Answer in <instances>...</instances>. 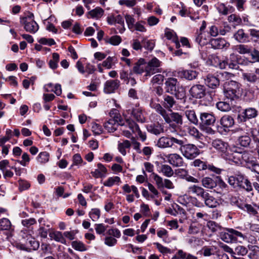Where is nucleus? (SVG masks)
Returning a JSON list of instances; mask_svg holds the SVG:
<instances>
[{"instance_id":"nucleus-15","label":"nucleus","mask_w":259,"mask_h":259,"mask_svg":"<svg viewBox=\"0 0 259 259\" xmlns=\"http://www.w3.org/2000/svg\"><path fill=\"white\" fill-rule=\"evenodd\" d=\"M120 81L117 79L108 80L104 84V91L106 94H111L119 88Z\"/></svg>"},{"instance_id":"nucleus-34","label":"nucleus","mask_w":259,"mask_h":259,"mask_svg":"<svg viewBox=\"0 0 259 259\" xmlns=\"http://www.w3.org/2000/svg\"><path fill=\"white\" fill-rule=\"evenodd\" d=\"M206 226L212 233H219L220 231L224 230V228L220 224L212 221H208Z\"/></svg>"},{"instance_id":"nucleus-43","label":"nucleus","mask_w":259,"mask_h":259,"mask_svg":"<svg viewBox=\"0 0 259 259\" xmlns=\"http://www.w3.org/2000/svg\"><path fill=\"white\" fill-rule=\"evenodd\" d=\"M104 11L100 7H97L95 9L89 12V14L93 18L99 19L103 15Z\"/></svg>"},{"instance_id":"nucleus-29","label":"nucleus","mask_w":259,"mask_h":259,"mask_svg":"<svg viewBox=\"0 0 259 259\" xmlns=\"http://www.w3.org/2000/svg\"><path fill=\"white\" fill-rule=\"evenodd\" d=\"M234 51L240 54H249L251 52V47L248 45L243 44L238 45L234 46Z\"/></svg>"},{"instance_id":"nucleus-36","label":"nucleus","mask_w":259,"mask_h":259,"mask_svg":"<svg viewBox=\"0 0 259 259\" xmlns=\"http://www.w3.org/2000/svg\"><path fill=\"white\" fill-rule=\"evenodd\" d=\"M206 206L210 208H214L219 205L218 200L210 194L203 201Z\"/></svg>"},{"instance_id":"nucleus-37","label":"nucleus","mask_w":259,"mask_h":259,"mask_svg":"<svg viewBox=\"0 0 259 259\" xmlns=\"http://www.w3.org/2000/svg\"><path fill=\"white\" fill-rule=\"evenodd\" d=\"M188 133L189 135L193 137L197 140H202L203 135L194 127H189L188 128Z\"/></svg>"},{"instance_id":"nucleus-47","label":"nucleus","mask_w":259,"mask_h":259,"mask_svg":"<svg viewBox=\"0 0 259 259\" xmlns=\"http://www.w3.org/2000/svg\"><path fill=\"white\" fill-rule=\"evenodd\" d=\"M245 3V0H230V3L235 5L239 12H242L245 10L244 6Z\"/></svg>"},{"instance_id":"nucleus-19","label":"nucleus","mask_w":259,"mask_h":259,"mask_svg":"<svg viewBox=\"0 0 259 259\" xmlns=\"http://www.w3.org/2000/svg\"><path fill=\"white\" fill-rule=\"evenodd\" d=\"M255 159L256 158L248 151H243L240 152V163L244 162L247 168L250 166Z\"/></svg>"},{"instance_id":"nucleus-49","label":"nucleus","mask_w":259,"mask_h":259,"mask_svg":"<svg viewBox=\"0 0 259 259\" xmlns=\"http://www.w3.org/2000/svg\"><path fill=\"white\" fill-rule=\"evenodd\" d=\"M125 19L128 29H130L131 31H133V29L136 23V21L133 16L126 14L125 16Z\"/></svg>"},{"instance_id":"nucleus-10","label":"nucleus","mask_w":259,"mask_h":259,"mask_svg":"<svg viewBox=\"0 0 259 259\" xmlns=\"http://www.w3.org/2000/svg\"><path fill=\"white\" fill-rule=\"evenodd\" d=\"M212 146L217 150L219 152L221 153L223 157L224 155L227 153L229 149V145L228 143L223 141L221 139H216L212 141Z\"/></svg>"},{"instance_id":"nucleus-4","label":"nucleus","mask_w":259,"mask_h":259,"mask_svg":"<svg viewBox=\"0 0 259 259\" xmlns=\"http://www.w3.org/2000/svg\"><path fill=\"white\" fill-rule=\"evenodd\" d=\"M212 57L216 62H218L217 65L221 69H226L228 67L230 69H238L239 67L237 56L234 54H231L229 58L224 60H221L219 57L215 55L212 56Z\"/></svg>"},{"instance_id":"nucleus-53","label":"nucleus","mask_w":259,"mask_h":259,"mask_svg":"<svg viewBox=\"0 0 259 259\" xmlns=\"http://www.w3.org/2000/svg\"><path fill=\"white\" fill-rule=\"evenodd\" d=\"M238 142L241 146L247 147L251 142V139L248 135H244L238 139Z\"/></svg>"},{"instance_id":"nucleus-28","label":"nucleus","mask_w":259,"mask_h":259,"mask_svg":"<svg viewBox=\"0 0 259 259\" xmlns=\"http://www.w3.org/2000/svg\"><path fill=\"white\" fill-rule=\"evenodd\" d=\"M148 131L156 135H159L163 132V128L161 125L158 123H152L147 126Z\"/></svg>"},{"instance_id":"nucleus-25","label":"nucleus","mask_w":259,"mask_h":259,"mask_svg":"<svg viewBox=\"0 0 259 259\" xmlns=\"http://www.w3.org/2000/svg\"><path fill=\"white\" fill-rule=\"evenodd\" d=\"M171 148L173 149H180L181 150V148L184 146L185 143V138L180 136L176 137L171 136Z\"/></svg>"},{"instance_id":"nucleus-1","label":"nucleus","mask_w":259,"mask_h":259,"mask_svg":"<svg viewBox=\"0 0 259 259\" xmlns=\"http://www.w3.org/2000/svg\"><path fill=\"white\" fill-rule=\"evenodd\" d=\"M111 118L105 122L104 127L110 133H113L116 130V125H127L133 133H137L141 139L144 141L146 139V135L140 130L138 125L133 119L127 118L125 114H113Z\"/></svg>"},{"instance_id":"nucleus-14","label":"nucleus","mask_w":259,"mask_h":259,"mask_svg":"<svg viewBox=\"0 0 259 259\" xmlns=\"http://www.w3.org/2000/svg\"><path fill=\"white\" fill-rule=\"evenodd\" d=\"M190 95L195 98H201L205 94V88L204 86L200 84H196L192 86L189 90Z\"/></svg>"},{"instance_id":"nucleus-46","label":"nucleus","mask_w":259,"mask_h":259,"mask_svg":"<svg viewBox=\"0 0 259 259\" xmlns=\"http://www.w3.org/2000/svg\"><path fill=\"white\" fill-rule=\"evenodd\" d=\"M120 182V179L119 177L115 176L109 177L107 181H105L103 183L105 186L112 187L115 184H118Z\"/></svg>"},{"instance_id":"nucleus-57","label":"nucleus","mask_w":259,"mask_h":259,"mask_svg":"<svg viewBox=\"0 0 259 259\" xmlns=\"http://www.w3.org/2000/svg\"><path fill=\"white\" fill-rule=\"evenodd\" d=\"M195 41L201 46L207 44L208 41L205 37H203L201 32H200L195 36Z\"/></svg>"},{"instance_id":"nucleus-51","label":"nucleus","mask_w":259,"mask_h":259,"mask_svg":"<svg viewBox=\"0 0 259 259\" xmlns=\"http://www.w3.org/2000/svg\"><path fill=\"white\" fill-rule=\"evenodd\" d=\"M217 108L222 112H227L231 110L230 104L226 102H219L217 103Z\"/></svg>"},{"instance_id":"nucleus-31","label":"nucleus","mask_w":259,"mask_h":259,"mask_svg":"<svg viewBox=\"0 0 259 259\" xmlns=\"http://www.w3.org/2000/svg\"><path fill=\"white\" fill-rule=\"evenodd\" d=\"M171 138L169 137H161L157 143L158 147L160 148H171Z\"/></svg>"},{"instance_id":"nucleus-32","label":"nucleus","mask_w":259,"mask_h":259,"mask_svg":"<svg viewBox=\"0 0 259 259\" xmlns=\"http://www.w3.org/2000/svg\"><path fill=\"white\" fill-rule=\"evenodd\" d=\"M221 123L224 127H230L234 124V118L229 115H225L221 119Z\"/></svg>"},{"instance_id":"nucleus-52","label":"nucleus","mask_w":259,"mask_h":259,"mask_svg":"<svg viewBox=\"0 0 259 259\" xmlns=\"http://www.w3.org/2000/svg\"><path fill=\"white\" fill-rule=\"evenodd\" d=\"M220 237L222 240L226 242H229L232 241V236L230 235V230L228 232L225 231V230L220 232Z\"/></svg>"},{"instance_id":"nucleus-45","label":"nucleus","mask_w":259,"mask_h":259,"mask_svg":"<svg viewBox=\"0 0 259 259\" xmlns=\"http://www.w3.org/2000/svg\"><path fill=\"white\" fill-rule=\"evenodd\" d=\"M50 154L46 151L40 152L37 158V161L41 164L48 162L49 160Z\"/></svg>"},{"instance_id":"nucleus-16","label":"nucleus","mask_w":259,"mask_h":259,"mask_svg":"<svg viewBox=\"0 0 259 259\" xmlns=\"http://www.w3.org/2000/svg\"><path fill=\"white\" fill-rule=\"evenodd\" d=\"M166 158L168 162L174 166L180 167L183 165V158L179 154H170L166 156Z\"/></svg>"},{"instance_id":"nucleus-41","label":"nucleus","mask_w":259,"mask_h":259,"mask_svg":"<svg viewBox=\"0 0 259 259\" xmlns=\"http://www.w3.org/2000/svg\"><path fill=\"white\" fill-rule=\"evenodd\" d=\"M12 226L10 220L7 218L0 219V231H10L12 229Z\"/></svg>"},{"instance_id":"nucleus-5","label":"nucleus","mask_w":259,"mask_h":259,"mask_svg":"<svg viewBox=\"0 0 259 259\" xmlns=\"http://www.w3.org/2000/svg\"><path fill=\"white\" fill-rule=\"evenodd\" d=\"M183 155L187 159H192L200 154V150L194 144H184L181 148Z\"/></svg>"},{"instance_id":"nucleus-38","label":"nucleus","mask_w":259,"mask_h":259,"mask_svg":"<svg viewBox=\"0 0 259 259\" xmlns=\"http://www.w3.org/2000/svg\"><path fill=\"white\" fill-rule=\"evenodd\" d=\"M60 60V56L57 53H54L52 54V59H51L49 62V65L50 68L54 70L56 69L58 66V62Z\"/></svg>"},{"instance_id":"nucleus-63","label":"nucleus","mask_w":259,"mask_h":259,"mask_svg":"<svg viewBox=\"0 0 259 259\" xmlns=\"http://www.w3.org/2000/svg\"><path fill=\"white\" fill-rule=\"evenodd\" d=\"M249 31L252 39L254 41L258 42L259 43V30L255 29H250Z\"/></svg>"},{"instance_id":"nucleus-20","label":"nucleus","mask_w":259,"mask_h":259,"mask_svg":"<svg viewBox=\"0 0 259 259\" xmlns=\"http://www.w3.org/2000/svg\"><path fill=\"white\" fill-rule=\"evenodd\" d=\"M163 107L169 111L172 112L176 107V101L174 98L169 95H164L163 96Z\"/></svg>"},{"instance_id":"nucleus-30","label":"nucleus","mask_w":259,"mask_h":259,"mask_svg":"<svg viewBox=\"0 0 259 259\" xmlns=\"http://www.w3.org/2000/svg\"><path fill=\"white\" fill-rule=\"evenodd\" d=\"M181 77L185 78L188 80L195 79L197 76V73L192 70H183L179 73Z\"/></svg>"},{"instance_id":"nucleus-21","label":"nucleus","mask_w":259,"mask_h":259,"mask_svg":"<svg viewBox=\"0 0 259 259\" xmlns=\"http://www.w3.org/2000/svg\"><path fill=\"white\" fill-rule=\"evenodd\" d=\"M146 65L145 60L143 58L139 59L134 64L133 71L134 73L141 74L145 72Z\"/></svg>"},{"instance_id":"nucleus-39","label":"nucleus","mask_w":259,"mask_h":259,"mask_svg":"<svg viewBox=\"0 0 259 259\" xmlns=\"http://www.w3.org/2000/svg\"><path fill=\"white\" fill-rule=\"evenodd\" d=\"M228 21L235 25H240L242 22V19L239 15L232 13L228 16Z\"/></svg>"},{"instance_id":"nucleus-7","label":"nucleus","mask_w":259,"mask_h":259,"mask_svg":"<svg viewBox=\"0 0 259 259\" xmlns=\"http://www.w3.org/2000/svg\"><path fill=\"white\" fill-rule=\"evenodd\" d=\"M242 77L245 81L255 83L259 81V68L243 72Z\"/></svg>"},{"instance_id":"nucleus-2","label":"nucleus","mask_w":259,"mask_h":259,"mask_svg":"<svg viewBox=\"0 0 259 259\" xmlns=\"http://www.w3.org/2000/svg\"><path fill=\"white\" fill-rule=\"evenodd\" d=\"M165 90L167 93L174 95L176 98L185 102L186 98L185 89L180 85L177 79L173 77L168 78L165 82Z\"/></svg>"},{"instance_id":"nucleus-26","label":"nucleus","mask_w":259,"mask_h":259,"mask_svg":"<svg viewBox=\"0 0 259 259\" xmlns=\"http://www.w3.org/2000/svg\"><path fill=\"white\" fill-rule=\"evenodd\" d=\"M200 123L203 125H212L215 121L213 114H200Z\"/></svg>"},{"instance_id":"nucleus-9","label":"nucleus","mask_w":259,"mask_h":259,"mask_svg":"<svg viewBox=\"0 0 259 259\" xmlns=\"http://www.w3.org/2000/svg\"><path fill=\"white\" fill-rule=\"evenodd\" d=\"M193 165L197 167L200 170L208 169L210 171L214 172L217 174H219L221 172L220 168L216 167L212 164H207L206 162L198 159L193 161Z\"/></svg>"},{"instance_id":"nucleus-3","label":"nucleus","mask_w":259,"mask_h":259,"mask_svg":"<svg viewBox=\"0 0 259 259\" xmlns=\"http://www.w3.org/2000/svg\"><path fill=\"white\" fill-rule=\"evenodd\" d=\"M243 89L242 85L234 80L226 82L224 86L225 97L232 101L239 99L242 96Z\"/></svg>"},{"instance_id":"nucleus-27","label":"nucleus","mask_w":259,"mask_h":259,"mask_svg":"<svg viewBox=\"0 0 259 259\" xmlns=\"http://www.w3.org/2000/svg\"><path fill=\"white\" fill-rule=\"evenodd\" d=\"M215 177L213 178L209 177L203 178L201 180L202 186L207 189H213L216 187Z\"/></svg>"},{"instance_id":"nucleus-12","label":"nucleus","mask_w":259,"mask_h":259,"mask_svg":"<svg viewBox=\"0 0 259 259\" xmlns=\"http://www.w3.org/2000/svg\"><path fill=\"white\" fill-rule=\"evenodd\" d=\"M166 122L172 127L182 124V116L180 114H162Z\"/></svg>"},{"instance_id":"nucleus-33","label":"nucleus","mask_w":259,"mask_h":259,"mask_svg":"<svg viewBox=\"0 0 259 259\" xmlns=\"http://www.w3.org/2000/svg\"><path fill=\"white\" fill-rule=\"evenodd\" d=\"M117 62V58L116 57H110L109 56L106 58L105 60H104L102 63V65L103 67H105L106 69H110L114 66H115V63Z\"/></svg>"},{"instance_id":"nucleus-24","label":"nucleus","mask_w":259,"mask_h":259,"mask_svg":"<svg viewBox=\"0 0 259 259\" xmlns=\"http://www.w3.org/2000/svg\"><path fill=\"white\" fill-rule=\"evenodd\" d=\"M219 13L223 15H227L235 12V8L231 5L227 6L224 3L219 4L217 7Z\"/></svg>"},{"instance_id":"nucleus-8","label":"nucleus","mask_w":259,"mask_h":259,"mask_svg":"<svg viewBox=\"0 0 259 259\" xmlns=\"http://www.w3.org/2000/svg\"><path fill=\"white\" fill-rule=\"evenodd\" d=\"M235 177L237 186L244 189L247 192L252 190V187L250 182L243 175L241 174H236Z\"/></svg>"},{"instance_id":"nucleus-62","label":"nucleus","mask_w":259,"mask_h":259,"mask_svg":"<svg viewBox=\"0 0 259 259\" xmlns=\"http://www.w3.org/2000/svg\"><path fill=\"white\" fill-rule=\"evenodd\" d=\"M248 250L243 246L239 245L235 248V253L240 255H245L247 254Z\"/></svg>"},{"instance_id":"nucleus-42","label":"nucleus","mask_w":259,"mask_h":259,"mask_svg":"<svg viewBox=\"0 0 259 259\" xmlns=\"http://www.w3.org/2000/svg\"><path fill=\"white\" fill-rule=\"evenodd\" d=\"M215 183L216 184L217 187V190H215V191H216V192L219 193H221L222 190H223V189H225L227 186V184L222 180V179L219 176L215 177Z\"/></svg>"},{"instance_id":"nucleus-59","label":"nucleus","mask_w":259,"mask_h":259,"mask_svg":"<svg viewBox=\"0 0 259 259\" xmlns=\"http://www.w3.org/2000/svg\"><path fill=\"white\" fill-rule=\"evenodd\" d=\"M38 41L41 45H48L49 46H52L56 44V42L53 38L42 37Z\"/></svg>"},{"instance_id":"nucleus-6","label":"nucleus","mask_w":259,"mask_h":259,"mask_svg":"<svg viewBox=\"0 0 259 259\" xmlns=\"http://www.w3.org/2000/svg\"><path fill=\"white\" fill-rule=\"evenodd\" d=\"M236 205L239 208L246 212L250 215L256 216L258 214L257 210L258 205L256 204L251 205L242 201H237Z\"/></svg>"},{"instance_id":"nucleus-23","label":"nucleus","mask_w":259,"mask_h":259,"mask_svg":"<svg viewBox=\"0 0 259 259\" xmlns=\"http://www.w3.org/2000/svg\"><path fill=\"white\" fill-rule=\"evenodd\" d=\"M234 38L240 43H245L249 41V35L245 33L242 29L238 30L234 34Z\"/></svg>"},{"instance_id":"nucleus-35","label":"nucleus","mask_w":259,"mask_h":259,"mask_svg":"<svg viewBox=\"0 0 259 259\" xmlns=\"http://www.w3.org/2000/svg\"><path fill=\"white\" fill-rule=\"evenodd\" d=\"M233 112L235 113H247V112H251V113H256L257 111L254 108L242 109L240 106L234 105L231 107Z\"/></svg>"},{"instance_id":"nucleus-58","label":"nucleus","mask_w":259,"mask_h":259,"mask_svg":"<svg viewBox=\"0 0 259 259\" xmlns=\"http://www.w3.org/2000/svg\"><path fill=\"white\" fill-rule=\"evenodd\" d=\"M115 23L120 24L121 26V28L119 29V32L123 33L125 28L124 27V21L123 17L120 15H118L115 16Z\"/></svg>"},{"instance_id":"nucleus-55","label":"nucleus","mask_w":259,"mask_h":259,"mask_svg":"<svg viewBox=\"0 0 259 259\" xmlns=\"http://www.w3.org/2000/svg\"><path fill=\"white\" fill-rule=\"evenodd\" d=\"M203 190V188L201 187L194 185L188 188V192L190 193L195 194L198 196Z\"/></svg>"},{"instance_id":"nucleus-60","label":"nucleus","mask_w":259,"mask_h":259,"mask_svg":"<svg viewBox=\"0 0 259 259\" xmlns=\"http://www.w3.org/2000/svg\"><path fill=\"white\" fill-rule=\"evenodd\" d=\"M89 215L93 221H96L100 217V211L98 208H93L89 212Z\"/></svg>"},{"instance_id":"nucleus-54","label":"nucleus","mask_w":259,"mask_h":259,"mask_svg":"<svg viewBox=\"0 0 259 259\" xmlns=\"http://www.w3.org/2000/svg\"><path fill=\"white\" fill-rule=\"evenodd\" d=\"M153 179L156 183L157 188L159 189L164 188L163 179L157 174L153 172L152 174Z\"/></svg>"},{"instance_id":"nucleus-13","label":"nucleus","mask_w":259,"mask_h":259,"mask_svg":"<svg viewBox=\"0 0 259 259\" xmlns=\"http://www.w3.org/2000/svg\"><path fill=\"white\" fill-rule=\"evenodd\" d=\"M209 45L214 49H222L227 48L230 44L224 38H211L209 41Z\"/></svg>"},{"instance_id":"nucleus-50","label":"nucleus","mask_w":259,"mask_h":259,"mask_svg":"<svg viewBox=\"0 0 259 259\" xmlns=\"http://www.w3.org/2000/svg\"><path fill=\"white\" fill-rule=\"evenodd\" d=\"M52 248L50 244L42 242L40 245V255L44 256L45 254L51 252Z\"/></svg>"},{"instance_id":"nucleus-22","label":"nucleus","mask_w":259,"mask_h":259,"mask_svg":"<svg viewBox=\"0 0 259 259\" xmlns=\"http://www.w3.org/2000/svg\"><path fill=\"white\" fill-rule=\"evenodd\" d=\"M223 158L238 164L240 163V152H232L229 150Z\"/></svg>"},{"instance_id":"nucleus-44","label":"nucleus","mask_w":259,"mask_h":259,"mask_svg":"<svg viewBox=\"0 0 259 259\" xmlns=\"http://www.w3.org/2000/svg\"><path fill=\"white\" fill-rule=\"evenodd\" d=\"M72 247L79 251H85L88 248L85 245L80 241H73L71 242Z\"/></svg>"},{"instance_id":"nucleus-64","label":"nucleus","mask_w":259,"mask_h":259,"mask_svg":"<svg viewBox=\"0 0 259 259\" xmlns=\"http://www.w3.org/2000/svg\"><path fill=\"white\" fill-rule=\"evenodd\" d=\"M248 168H249L251 171L255 172L259 175V163H258L256 159Z\"/></svg>"},{"instance_id":"nucleus-18","label":"nucleus","mask_w":259,"mask_h":259,"mask_svg":"<svg viewBox=\"0 0 259 259\" xmlns=\"http://www.w3.org/2000/svg\"><path fill=\"white\" fill-rule=\"evenodd\" d=\"M219 75L217 74L216 75L212 74L207 75L205 79V83L209 88L214 89L218 87L220 84Z\"/></svg>"},{"instance_id":"nucleus-11","label":"nucleus","mask_w":259,"mask_h":259,"mask_svg":"<svg viewBox=\"0 0 259 259\" xmlns=\"http://www.w3.org/2000/svg\"><path fill=\"white\" fill-rule=\"evenodd\" d=\"M20 23L24 26V28L27 32L32 34L35 33L39 29V26L35 21L20 19Z\"/></svg>"},{"instance_id":"nucleus-61","label":"nucleus","mask_w":259,"mask_h":259,"mask_svg":"<svg viewBox=\"0 0 259 259\" xmlns=\"http://www.w3.org/2000/svg\"><path fill=\"white\" fill-rule=\"evenodd\" d=\"M158 69H156V68L151 66L149 64H147L145 65V72H146V76H150L151 75L154 74L156 72L158 71Z\"/></svg>"},{"instance_id":"nucleus-56","label":"nucleus","mask_w":259,"mask_h":259,"mask_svg":"<svg viewBox=\"0 0 259 259\" xmlns=\"http://www.w3.org/2000/svg\"><path fill=\"white\" fill-rule=\"evenodd\" d=\"M146 24V22L144 21H140L137 22L135 23V26L133 29V31L136 30L137 31L144 32L147 31L146 27L144 26V24Z\"/></svg>"},{"instance_id":"nucleus-48","label":"nucleus","mask_w":259,"mask_h":259,"mask_svg":"<svg viewBox=\"0 0 259 259\" xmlns=\"http://www.w3.org/2000/svg\"><path fill=\"white\" fill-rule=\"evenodd\" d=\"M105 41L113 46H117L121 42V38L119 35H114L109 38H106Z\"/></svg>"},{"instance_id":"nucleus-40","label":"nucleus","mask_w":259,"mask_h":259,"mask_svg":"<svg viewBox=\"0 0 259 259\" xmlns=\"http://www.w3.org/2000/svg\"><path fill=\"white\" fill-rule=\"evenodd\" d=\"M160 171L167 177H171L174 175V170L170 166L167 164H162L160 167Z\"/></svg>"},{"instance_id":"nucleus-17","label":"nucleus","mask_w":259,"mask_h":259,"mask_svg":"<svg viewBox=\"0 0 259 259\" xmlns=\"http://www.w3.org/2000/svg\"><path fill=\"white\" fill-rule=\"evenodd\" d=\"M25 246L23 247L25 250L28 251L30 249L36 250L39 247V243L35 238L29 235L25 240Z\"/></svg>"}]
</instances>
